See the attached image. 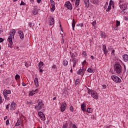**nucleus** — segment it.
<instances>
[{
	"mask_svg": "<svg viewBox=\"0 0 128 128\" xmlns=\"http://www.w3.org/2000/svg\"><path fill=\"white\" fill-rule=\"evenodd\" d=\"M40 2H42V0H37L38 4H40Z\"/></svg>",
	"mask_w": 128,
	"mask_h": 128,
	"instance_id": "obj_63",
	"label": "nucleus"
},
{
	"mask_svg": "<svg viewBox=\"0 0 128 128\" xmlns=\"http://www.w3.org/2000/svg\"><path fill=\"white\" fill-rule=\"evenodd\" d=\"M111 54L112 56H114V50H113Z\"/></svg>",
	"mask_w": 128,
	"mask_h": 128,
	"instance_id": "obj_47",
	"label": "nucleus"
},
{
	"mask_svg": "<svg viewBox=\"0 0 128 128\" xmlns=\"http://www.w3.org/2000/svg\"><path fill=\"white\" fill-rule=\"evenodd\" d=\"M114 72H116V74H122V65H120V64L118 62H116L114 64Z\"/></svg>",
	"mask_w": 128,
	"mask_h": 128,
	"instance_id": "obj_1",
	"label": "nucleus"
},
{
	"mask_svg": "<svg viewBox=\"0 0 128 128\" xmlns=\"http://www.w3.org/2000/svg\"><path fill=\"white\" fill-rule=\"evenodd\" d=\"M72 128H77L76 126V124H73Z\"/></svg>",
	"mask_w": 128,
	"mask_h": 128,
	"instance_id": "obj_58",
	"label": "nucleus"
},
{
	"mask_svg": "<svg viewBox=\"0 0 128 128\" xmlns=\"http://www.w3.org/2000/svg\"><path fill=\"white\" fill-rule=\"evenodd\" d=\"M28 26L30 28H32L34 26V24H32V22H29L28 23Z\"/></svg>",
	"mask_w": 128,
	"mask_h": 128,
	"instance_id": "obj_36",
	"label": "nucleus"
},
{
	"mask_svg": "<svg viewBox=\"0 0 128 128\" xmlns=\"http://www.w3.org/2000/svg\"><path fill=\"white\" fill-rule=\"evenodd\" d=\"M26 104H32V100H29L28 101L26 102Z\"/></svg>",
	"mask_w": 128,
	"mask_h": 128,
	"instance_id": "obj_38",
	"label": "nucleus"
},
{
	"mask_svg": "<svg viewBox=\"0 0 128 128\" xmlns=\"http://www.w3.org/2000/svg\"><path fill=\"white\" fill-rule=\"evenodd\" d=\"M20 126V120H18L15 124V126Z\"/></svg>",
	"mask_w": 128,
	"mask_h": 128,
	"instance_id": "obj_26",
	"label": "nucleus"
},
{
	"mask_svg": "<svg viewBox=\"0 0 128 128\" xmlns=\"http://www.w3.org/2000/svg\"><path fill=\"white\" fill-rule=\"evenodd\" d=\"M92 26H93L94 27L96 26V21L94 20L92 23Z\"/></svg>",
	"mask_w": 128,
	"mask_h": 128,
	"instance_id": "obj_32",
	"label": "nucleus"
},
{
	"mask_svg": "<svg viewBox=\"0 0 128 128\" xmlns=\"http://www.w3.org/2000/svg\"><path fill=\"white\" fill-rule=\"evenodd\" d=\"M76 26H80V28H82V26H84V24H77Z\"/></svg>",
	"mask_w": 128,
	"mask_h": 128,
	"instance_id": "obj_43",
	"label": "nucleus"
},
{
	"mask_svg": "<svg viewBox=\"0 0 128 128\" xmlns=\"http://www.w3.org/2000/svg\"><path fill=\"white\" fill-rule=\"evenodd\" d=\"M87 112H89L90 113L92 112V108H88L86 110Z\"/></svg>",
	"mask_w": 128,
	"mask_h": 128,
	"instance_id": "obj_37",
	"label": "nucleus"
},
{
	"mask_svg": "<svg viewBox=\"0 0 128 128\" xmlns=\"http://www.w3.org/2000/svg\"><path fill=\"white\" fill-rule=\"evenodd\" d=\"M74 62L73 67L74 68L76 64V58H72V61Z\"/></svg>",
	"mask_w": 128,
	"mask_h": 128,
	"instance_id": "obj_23",
	"label": "nucleus"
},
{
	"mask_svg": "<svg viewBox=\"0 0 128 128\" xmlns=\"http://www.w3.org/2000/svg\"><path fill=\"white\" fill-rule=\"evenodd\" d=\"M44 66V62H40L38 64V66H39V68L40 69V68H42V66Z\"/></svg>",
	"mask_w": 128,
	"mask_h": 128,
	"instance_id": "obj_28",
	"label": "nucleus"
},
{
	"mask_svg": "<svg viewBox=\"0 0 128 128\" xmlns=\"http://www.w3.org/2000/svg\"><path fill=\"white\" fill-rule=\"evenodd\" d=\"M68 62L66 60L64 61V66H68Z\"/></svg>",
	"mask_w": 128,
	"mask_h": 128,
	"instance_id": "obj_34",
	"label": "nucleus"
},
{
	"mask_svg": "<svg viewBox=\"0 0 128 128\" xmlns=\"http://www.w3.org/2000/svg\"><path fill=\"white\" fill-rule=\"evenodd\" d=\"M90 58H91L92 60H94V57L92 56H91Z\"/></svg>",
	"mask_w": 128,
	"mask_h": 128,
	"instance_id": "obj_62",
	"label": "nucleus"
},
{
	"mask_svg": "<svg viewBox=\"0 0 128 128\" xmlns=\"http://www.w3.org/2000/svg\"><path fill=\"white\" fill-rule=\"evenodd\" d=\"M18 34H19L20 37V38H21V40H22V38H24V32H22V31H18Z\"/></svg>",
	"mask_w": 128,
	"mask_h": 128,
	"instance_id": "obj_15",
	"label": "nucleus"
},
{
	"mask_svg": "<svg viewBox=\"0 0 128 128\" xmlns=\"http://www.w3.org/2000/svg\"><path fill=\"white\" fill-rule=\"evenodd\" d=\"M93 4H98V0H94L93 1Z\"/></svg>",
	"mask_w": 128,
	"mask_h": 128,
	"instance_id": "obj_41",
	"label": "nucleus"
},
{
	"mask_svg": "<svg viewBox=\"0 0 128 128\" xmlns=\"http://www.w3.org/2000/svg\"><path fill=\"white\" fill-rule=\"evenodd\" d=\"M84 72V70L80 68L77 72L78 74H80V76H84L82 72Z\"/></svg>",
	"mask_w": 128,
	"mask_h": 128,
	"instance_id": "obj_18",
	"label": "nucleus"
},
{
	"mask_svg": "<svg viewBox=\"0 0 128 128\" xmlns=\"http://www.w3.org/2000/svg\"><path fill=\"white\" fill-rule=\"evenodd\" d=\"M100 36H102V38H106V34L102 32H100Z\"/></svg>",
	"mask_w": 128,
	"mask_h": 128,
	"instance_id": "obj_20",
	"label": "nucleus"
},
{
	"mask_svg": "<svg viewBox=\"0 0 128 128\" xmlns=\"http://www.w3.org/2000/svg\"><path fill=\"white\" fill-rule=\"evenodd\" d=\"M76 6H78L80 5V1H76Z\"/></svg>",
	"mask_w": 128,
	"mask_h": 128,
	"instance_id": "obj_39",
	"label": "nucleus"
},
{
	"mask_svg": "<svg viewBox=\"0 0 128 128\" xmlns=\"http://www.w3.org/2000/svg\"><path fill=\"white\" fill-rule=\"evenodd\" d=\"M84 2L86 8L90 6V0H84Z\"/></svg>",
	"mask_w": 128,
	"mask_h": 128,
	"instance_id": "obj_16",
	"label": "nucleus"
},
{
	"mask_svg": "<svg viewBox=\"0 0 128 128\" xmlns=\"http://www.w3.org/2000/svg\"><path fill=\"white\" fill-rule=\"evenodd\" d=\"M121 2H124V0H119V4H120V3Z\"/></svg>",
	"mask_w": 128,
	"mask_h": 128,
	"instance_id": "obj_56",
	"label": "nucleus"
},
{
	"mask_svg": "<svg viewBox=\"0 0 128 128\" xmlns=\"http://www.w3.org/2000/svg\"><path fill=\"white\" fill-rule=\"evenodd\" d=\"M22 86H26V84H25L24 82H23L22 83Z\"/></svg>",
	"mask_w": 128,
	"mask_h": 128,
	"instance_id": "obj_59",
	"label": "nucleus"
},
{
	"mask_svg": "<svg viewBox=\"0 0 128 128\" xmlns=\"http://www.w3.org/2000/svg\"><path fill=\"white\" fill-rule=\"evenodd\" d=\"M50 2L52 6H54V0H50Z\"/></svg>",
	"mask_w": 128,
	"mask_h": 128,
	"instance_id": "obj_35",
	"label": "nucleus"
},
{
	"mask_svg": "<svg viewBox=\"0 0 128 128\" xmlns=\"http://www.w3.org/2000/svg\"><path fill=\"white\" fill-rule=\"evenodd\" d=\"M10 108V104H8L6 106V110H8V108Z\"/></svg>",
	"mask_w": 128,
	"mask_h": 128,
	"instance_id": "obj_55",
	"label": "nucleus"
},
{
	"mask_svg": "<svg viewBox=\"0 0 128 128\" xmlns=\"http://www.w3.org/2000/svg\"><path fill=\"white\" fill-rule=\"evenodd\" d=\"M70 112H76V110H74V106H70Z\"/></svg>",
	"mask_w": 128,
	"mask_h": 128,
	"instance_id": "obj_27",
	"label": "nucleus"
},
{
	"mask_svg": "<svg viewBox=\"0 0 128 128\" xmlns=\"http://www.w3.org/2000/svg\"><path fill=\"white\" fill-rule=\"evenodd\" d=\"M8 124H10V120H7L6 121V126H8Z\"/></svg>",
	"mask_w": 128,
	"mask_h": 128,
	"instance_id": "obj_45",
	"label": "nucleus"
},
{
	"mask_svg": "<svg viewBox=\"0 0 128 128\" xmlns=\"http://www.w3.org/2000/svg\"><path fill=\"white\" fill-rule=\"evenodd\" d=\"M20 75L18 74H16L15 76V79L16 80H20Z\"/></svg>",
	"mask_w": 128,
	"mask_h": 128,
	"instance_id": "obj_29",
	"label": "nucleus"
},
{
	"mask_svg": "<svg viewBox=\"0 0 128 128\" xmlns=\"http://www.w3.org/2000/svg\"><path fill=\"white\" fill-rule=\"evenodd\" d=\"M34 82L36 86H38V78H34Z\"/></svg>",
	"mask_w": 128,
	"mask_h": 128,
	"instance_id": "obj_17",
	"label": "nucleus"
},
{
	"mask_svg": "<svg viewBox=\"0 0 128 128\" xmlns=\"http://www.w3.org/2000/svg\"><path fill=\"white\" fill-rule=\"evenodd\" d=\"M82 56H86V52H83L82 53Z\"/></svg>",
	"mask_w": 128,
	"mask_h": 128,
	"instance_id": "obj_46",
	"label": "nucleus"
},
{
	"mask_svg": "<svg viewBox=\"0 0 128 128\" xmlns=\"http://www.w3.org/2000/svg\"><path fill=\"white\" fill-rule=\"evenodd\" d=\"M54 24V18L52 17L51 18L50 20V26H52Z\"/></svg>",
	"mask_w": 128,
	"mask_h": 128,
	"instance_id": "obj_19",
	"label": "nucleus"
},
{
	"mask_svg": "<svg viewBox=\"0 0 128 128\" xmlns=\"http://www.w3.org/2000/svg\"><path fill=\"white\" fill-rule=\"evenodd\" d=\"M38 114L40 118L42 120H46V116H44V114L42 112H38Z\"/></svg>",
	"mask_w": 128,
	"mask_h": 128,
	"instance_id": "obj_7",
	"label": "nucleus"
},
{
	"mask_svg": "<svg viewBox=\"0 0 128 128\" xmlns=\"http://www.w3.org/2000/svg\"><path fill=\"white\" fill-rule=\"evenodd\" d=\"M108 6V3L106 2L104 5V8L105 9L107 8Z\"/></svg>",
	"mask_w": 128,
	"mask_h": 128,
	"instance_id": "obj_42",
	"label": "nucleus"
},
{
	"mask_svg": "<svg viewBox=\"0 0 128 128\" xmlns=\"http://www.w3.org/2000/svg\"><path fill=\"white\" fill-rule=\"evenodd\" d=\"M86 64V60H84V62H82V66H84Z\"/></svg>",
	"mask_w": 128,
	"mask_h": 128,
	"instance_id": "obj_49",
	"label": "nucleus"
},
{
	"mask_svg": "<svg viewBox=\"0 0 128 128\" xmlns=\"http://www.w3.org/2000/svg\"><path fill=\"white\" fill-rule=\"evenodd\" d=\"M112 50V46H110L108 48V50Z\"/></svg>",
	"mask_w": 128,
	"mask_h": 128,
	"instance_id": "obj_50",
	"label": "nucleus"
},
{
	"mask_svg": "<svg viewBox=\"0 0 128 128\" xmlns=\"http://www.w3.org/2000/svg\"><path fill=\"white\" fill-rule=\"evenodd\" d=\"M63 128H66V124H64L63 126Z\"/></svg>",
	"mask_w": 128,
	"mask_h": 128,
	"instance_id": "obj_64",
	"label": "nucleus"
},
{
	"mask_svg": "<svg viewBox=\"0 0 128 128\" xmlns=\"http://www.w3.org/2000/svg\"><path fill=\"white\" fill-rule=\"evenodd\" d=\"M94 90H90V88H88V94H92V92H94Z\"/></svg>",
	"mask_w": 128,
	"mask_h": 128,
	"instance_id": "obj_24",
	"label": "nucleus"
},
{
	"mask_svg": "<svg viewBox=\"0 0 128 128\" xmlns=\"http://www.w3.org/2000/svg\"><path fill=\"white\" fill-rule=\"evenodd\" d=\"M102 50L104 54H105V56H108V50H106V46H105V45H103L102 46Z\"/></svg>",
	"mask_w": 128,
	"mask_h": 128,
	"instance_id": "obj_12",
	"label": "nucleus"
},
{
	"mask_svg": "<svg viewBox=\"0 0 128 128\" xmlns=\"http://www.w3.org/2000/svg\"><path fill=\"white\" fill-rule=\"evenodd\" d=\"M121 14H126V10H122V11L121 12Z\"/></svg>",
	"mask_w": 128,
	"mask_h": 128,
	"instance_id": "obj_40",
	"label": "nucleus"
},
{
	"mask_svg": "<svg viewBox=\"0 0 128 128\" xmlns=\"http://www.w3.org/2000/svg\"><path fill=\"white\" fill-rule=\"evenodd\" d=\"M60 110L61 112H64V110H66V103L64 102L63 103L61 106H60Z\"/></svg>",
	"mask_w": 128,
	"mask_h": 128,
	"instance_id": "obj_9",
	"label": "nucleus"
},
{
	"mask_svg": "<svg viewBox=\"0 0 128 128\" xmlns=\"http://www.w3.org/2000/svg\"><path fill=\"white\" fill-rule=\"evenodd\" d=\"M32 14L34 16H36L38 14V10H36V9L33 10Z\"/></svg>",
	"mask_w": 128,
	"mask_h": 128,
	"instance_id": "obj_25",
	"label": "nucleus"
},
{
	"mask_svg": "<svg viewBox=\"0 0 128 128\" xmlns=\"http://www.w3.org/2000/svg\"><path fill=\"white\" fill-rule=\"evenodd\" d=\"M74 26H76V21L74 20H72V28L73 30H74Z\"/></svg>",
	"mask_w": 128,
	"mask_h": 128,
	"instance_id": "obj_21",
	"label": "nucleus"
},
{
	"mask_svg": "<svg viewBox=\"0 0 128 128\" xmlns=\"http://www.w3.org/2000/svg\"><path fill=\"white\" fill-rule=\"evenodd\" d=\"M122 58H123V60L125 62H128V55L126 54H125L122 56Z\"/></svg>",
	"mask_w": 128,
	"mask_h": 128,
	"instance_id": "obj_13",
	"label": "nucleus"
},
{
	"mask_svg": "<svg viewBox=\"0 0 128 128\" xmlns=\"http://www.w3.org/2000/svg\"><path fill=\"white\" fill-rule=\"evenodd\" d=\"M112 4H114L112 0H110L108 8L106 10V12H110V9L112 8Z\"/></svg>",
	"mask_w": 128,
	"mask_h": 128,
	"instance_id": "obj_11",
	"label": "nucleus"
},
{
	"mask_svg": "<svg viewBox=\"0 0 128 128\" xmlns=\"http://www.w3.org/2000/svg\"><path fill=\"white\" fill-rule=\"evenodd\" d=\"M120 8L122 10H128V4H126V3H124L122 5L120 4Z\"/></svg>",
	"mask_w": 128,
	"mask_h": 128,
	"instance_id": "obj_8",
	"label": "nucleus"
},
{
	"mask_svg": "<svg viewBox=\"0 0 128 128\" xmlns=\"http://www.w3.org/2000/svg\"><path fill=\"white\" fill-rule=\"evenodd\" d=\"M111 78L112 80H114V82H118L119 84H120V82H122V80H120L118 78V76H112Z\"/></svg>",
	"mask_w": 128,
	"mask_h": 128,
	"instance_id": "obj_5",
	"label": "nucleus"
},
{
	"mask_svg": "<svg viewBox=\"0 0 128 128\" xmlns=\"http://www.w3.org/2000/svg\"><path fill=\"white\" fill-rule=\"evenodd\" d=\"M52 12H54V10H56V6L54 5L52 6Z\"/></svg>",
	"mask_w": 128,
	"mask_h": 128,
	"instance_id": "obj_33",
	"label": "nucleus"
},
{
	"mask_svg": "<svg viewBox=\"0 0 128 128\" xmlns=\"http://www.w3.org/2000/svg\"><path fill=\"white\" fill-rule=\"evenodd\" d=\"M16 108V104L14 102H12L10 104V110H14Z\"/></svg>",
	"mask_w": 128,
	"mask_h": 128,
	"instance_id": "obj_22",
	"label": "nucleus"
},
{
	"mask_svg": "<svg viewBox=\"0 0 128 128\" xmlns=\"http://www.w3.org/2000/svg\"><path fill=\"white\" fill-rule=\"evenodd\" d=\"M2 96H0V104H2Z\"/></svg>",
	"mask_w": 128,
	"mask_h": 128,
	"instance_id": "obj_57",
	"label": "nucleus"
},
{
	"mask_svg": "<svg viewBox=\"0 0 128 128\" xmlns=\"http://www.w3.org/2000/svg\"><path fill=\"white\" fill-rule=\"evenodd\" d=\"M124 72H126V65L124 64Z\"/></svg>",
	"mask_w": 128,
	"mask_h": 128,
	"instance_id": "obj_60",
	"label": "nucleus"
},
{
	"mask_svg": "<svg viewBox=\"0 0 128 128\" xmlns=\"http://www.w3.org/2000/svg\"><path fill=\"white\" fill-rule=\"evenodd\" d=\"M93 98H95V100H98V95L96 92L94 91L92 92V94H91Z\"/></svg>",
	"mask_w": 128,
	"mask_h": 128,
	"instance_id": "obj_10",
	"label": "nucleus"
},
{
	"mask_svg": "<svg viewBox=\"0 0 128 128\" xmlns=\"http://www.w3.org/2000/svg\"><path fill=\"white\" fill-rule=\"evenodd\" d=\"M87 72H94V70L90 68H88L87 70Z\"/></svg>",
	"mask_w": 128,
	"mask_h": 128,
	"instance_id": "obj_31",
	"label": "nucleus"
},
{
	"mask_svg": "<svg viewBox=\"0 0 128 128\" xmlns=\"http://www.w3.org/2000/svg\"><path fill=\"white\" fill-rule=\"evenodd\" d=\"M14 34H16V30L13 29L12 32H10V36L8 38L10 44H12V37L14 38Z\"/></svg>",
	"mask_w": 128,
	"mask_h": 128,
	"instance_id": "obj_2",
	"label": "nucleus"
},
{
	"mask_svg": "<svg viewBox=\"0 0 128 128\" xmlns=\"http://www.w3.org/2000/svg\"><path fill=\"white\" fill-rule=\"evenodd\" d=\"M71 58H72H72H74V54H72L71 55Z\"/></svg>",
	"mask_w": 128,
	"mask_h": 128,
	"instance_id": "obj_52",
	"label": "nucleus"
},
{
	"mask_svg": "<svg viewBox=\"0 0 128 128\" xmlns=\"http://www.w3.org/2000/svg\"><path fill=\"white\" fill-rule=\"evenodd\" d=\"M102 86L103 88H106V85L104 84Z\"/></svg>",
	"mask_w": 128,
	"mask_h": 128,
	"instance_id": "obj_54",
	"label": "nucleus"
},
{
	"mask_svg": "<svg viewBox=\"0 0 128 128\" xmlns=\"http://www.w3.org/2000/svg\"><path fill=\"white\" fill-rule=\"evenodd\" d=\"M120 22L119 21H116V26H120Z\"/></svg>",
	"mask_w": 128,
	"mask_h": 128,
	"instance_id": "obj_44",
	"label": "nucleus"
},
{
	"mask_svg": "<svg viewBox=\"0 0 128 128\" xmlns=\"http://www.w3.org/2000/svg\"><path fill=\"white\" fill-rule=\"evenodd\" d=\"M30 96H34V92H30Z\"/></svg>",
	"mask_w": 128,
	"mask_h": 128,
	"instance_id": "obj_61",
	"label": "nucleus"
},
{
	"mask_svg": "<svg viewBox=\"0 0 128 128\" xmlns=\"http://www.w3.org/2000/svg\"><path fill=\"white\" fill-rule=\"evenodd\" d=\"M86 106L84 103H82V104H81V108L83 112H86Z\"/></svg>",
	"mask_w": 128,
	"mask_h": 128,
	"instance_id": "obj_14",
	"label": "nucleus"
},
{
	"mask_svg": "<svg viewBox=\"0 0 128 128\" xmlns=\"http://www.w3.org/2000/svg\"><path fill=\"white\" fill-rule=\"evenodd\" d=\"M4 41V39L2 38H0V42H2Z\"/></svg>",
	"mask_w": 128,
	"mask_h": 128,
	"instance_id": "obj_53",
	"label": "nucleus"
},
{
	"mask_svg": "<svg viewBox=\"0 0 128 128\" xmlns=\"http://www.w3.org/2000/svg\"><path fill=\"white\" fill-rule=\"evenodd\" d=\"M65 8H67L68 10H72V5L70 4V2H66L64 4Z\"/></svg>",
	"mask_w": 128,
	"mask_h": 128,
	"instance_id": "obj_6",
	"label": "nucleus"
},
{
	"mask_svg": "<svg viewBox=\"0 0 128 128\" xmlns=\"http://www.w3.org/2000/svg\"><path fill=\"white\" fill-rule=\"evenodd\" d=\"M20 4V6H24V2H21V3Z\"/></svg>",
	"mask_w": 128,
	"mask_h": 128,
	"instance_id": "obj_51",
	"label": "nucleus"
},
{
	"mask_svg": "<svg viewBox=\"0 0 128 128\" xmlns=\"http://www.w3.org/2000/svg\"><path fill=\"white\" fill-rule=\"evenodd\" d=\"M35 110H40L42 108H44V104H42V101L39 102H38V105L35 106Z\"/></svg>",
	"mask_w": 128,
	"mask_h": 128,
	"instance_id": "obj_4",
	"label": "nucleus"
},
{
	"mask_svg": "<svg viewBox=\"0 0 128 128\" xmlns=\"http://www.w3.org/2000/svg\"><path fill=\"white\" fill-rule=\"evenodd\" d=\"M11 94V91L10 90H4L3 92V94L4 96V98L6 100H8V98H10V96Z\"/></svg>",
	"mask_w": 128,
	"mask_h": 128,
	"instance_id": "obj_3",
	"label": "nucleus"
},
{
	"mask_svg": "<svg viewBox=\"0 0 128 128\" xmlns=\"http://www.w3.org/2000/svg\"><path fill=\"white\" fill-rule=\"evenodd\" d=\"M80 84V79H77L75 81V84L76 86H78Z\"/></svg>",
	"mask_w": 128,
	"mask_h": 128,
	"instance_id": "obj_30",
	"label": "nucleus"
},
{
	"mask_svg": "<svg viewBox=\"0 0 128 128\" xmlns=\"http://www.w3.org/2000/svg\"><path fill=\"white\" fill-rule=\"evenodd\" d=\"M52 68H54V70H56V65H53L52 66Z\"/></svg>",
	"mask_w": 128,
	"mask_h": 128,
	"instance_id": "obj_48",
	"label": "nucleus"
}]
</instances>
